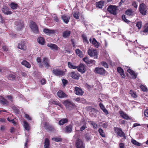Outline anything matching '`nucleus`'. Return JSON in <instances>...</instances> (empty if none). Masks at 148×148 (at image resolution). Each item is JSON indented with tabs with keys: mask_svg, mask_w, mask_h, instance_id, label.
I'll return each instance as SVG.
<instances>
[{
	"mask_svg": "<svg viewBox=\"0 0 148 148\" xmlns=\"http://www.w3.org/2000/svg\"><path fill=\"white\" fill-rule=\"evenodd\" d=\"M131 142L133 144L138 146H140L141 145L140 143L133 139H132L131 140Z\"/></svg>",
	"mask_w": 148,
	"mask_h": 148,
	"instance_id": "40",
	"label": "nucleus"
},
{
	"mask_svg": "<svg viewBox=\"0 0 148 148\" xmlns=\"http://www.w3.org/2000/svg\"><path fill=\"white\" fill-rule=\"evenodd\" d=\"M72 126L70 125L68 126H66L65 127V132L68 133H70L72 131Z\"/></svg>",
	"mask_w": 148,
	"mask_h": 148,
	"instance_id": "35",
	"label": "nucleus"
},
{
	"mask_svg": "<svg viewBox=\"0 0 148 148\" xmlns=\"http://www.w3.org/2000/svg\"><path fill=\"white\" fill-rule=\"evenodd\" d=\"M139 10L141 14L146 15L147 10L146 6L144 4H141L139 6Z\"/></svg>",
	"mask_w": 148,
	"mask_h": 148,
	"instance_id": "4",
	"label": "nucleus"
},
{
	"mask_svg": "<svg viewBox=\"0 0 148 148\" xmlns=\"http://www.w3.org/2000/svg\"><path fill=\"white\" fill-rule=\"evenodd\" d=\"M120 116L122 118L126 120H129L130 119V117L125 113L123 112L120 111L119 112Z\"/></svg>",
	"mask_w": 148,
	"mask_h": 148,
	"instance_id": "17",
	"label": "nucleus"
},
{
	"mask_svg": "<svg viewBox=\"0 0 148 148\" xmlns=\"http://www.w3.org/2000/svg\"><path fill=\"white\" fill-rule=\"evenodd\" d=\"M68 122V120L66 119H63L59 121V124L60 125H62L64 124L67 123Z\"/></svg>",
	"mask_w": 148,
	"mask_h": 148,
	"instance_id": "34",
	"label": "nucleus"
},
{
	"mask_svg": "<svg viewBox=\"0 0 148 148\" xmlns=\"http://www.w3.org/2000/svg\"><path fill=\"white\" fill-rule=\"evenodd\" d=\"M70 76L72 78L74 79H78L80 77V75L78 73L75 72H71L70 73Z\"/></svg>",
	"mask_w": 148,
	"mask_h": 148,
	"instance_id": "15",
	"label": "nucleus"
},
{
	"mask_svg": "<svg viewBox=\"0 0 148 148\" xmlns=\"http://www.w3.org/2000/svg\"><path fill=\"white\" fill-rule=\"evenodd\" d=\"M53 103L55 104H57L59 106L61 107V105L60 103H58L57 101H53L52 102Z\"/></svg>",
	"mask_w": 148,
	"mask_h": 148,
	"instance_id": "60",
	"label": "nucleus"
},
{
	"mask_svg": "<svg viewBox=\"0 0 148 148\" xmlns=\"http://www.w3.org/2000/svg\"><path fill=\"white\" fill-rule=\"evenodd\" d=\"M94 72L96 73L101 75L105 74L106 73V71L104 69L101 67L96 68L94 70Z\"/></svg>",
	"mask_w": 148,
	"mask_h": 148,
	"instance_id": "10",
	"label": "nucleus"
},
{
	"mask_svg": "<svg viewBox=\"0 0 148 148\" xmlns=\"http://www.w3.org/2000/svg\"><path fill=\"white\" fill-rule=\"evenodd\" d=\"M53 73L57 76H62L64 75V71L59 69H54L52 71Z\"/></svg>",
	"mask_w": 148,
	"mask_h": 148,
	"instance_id": "11",
	"label": "nucleus"
},
{
	"mask_svg": "<svg viewBox=\"0 0 148 148\" xmlns=\"http://www.w3.org/2000/svg\"><path fill=\"white\" fill-rule=\"evenodd\" d=\"M71 31L69 30L64 31L62 33V36L64 38H68L71 34Z\"/></svg>",
	"mask_w": 148,
	"mask_h": 148,
	"instance_id": "23",
	"label": "nucleus"
},
{
	"mask_svg": "<svg viewBox=\"0 0 148 148\" xmlns=\"http://www.w3.org/2000/svg\"><path fill=\"white\" fill-rule=\"evenodd\" d=\"M29 26L33 32L35 33H38V27L35 22L31 21L30 23Z\"/></svg>",
	"mask_w": 148,
	"mask_h": 148,
	"instance_id": "5",
	"label": "nucleus"
},
{
	"mask_svg": "<svg viewBox=\"0 0 148 148\" xmlns=\"http://www.w3.org/2000/svg\"><path fill=\"white\" fill-rule=\"evenodd\" d=\"M2 49L3 51H7L8 50V48L5 46H3Z\"/></svg>",
	"mask_w": 148,
	"mask_h": 148,
	"instance_id": "62",
	"label": "nucleus"
},
{
	"mask_svg": "<svg viewBox=\"0 0 148 148\" xmlns=\"http://www.w3.org/2000/svg\"><path fill=\"white\" fill-rule=\"evenodd\" d=\"M90 122L91 123V124L93 125V127L94 128H96L97 127V125L94 122L92 121H90Z\"/></svg>",
	"mask_w": 148,
	"mask_h": 148,
	"instance_id": "57",
	"label": "nucleus"
},
{
	"mask_svg": "<svg viewBox=\"0 0 148 148\" xmlns=\"http://www.w3.org/2000/svg\"><path fill=\"white\" fill-rule=\"evenodd\" d=\"M142 23L141 21L138 22L136 25V26L139 29H140L142 27Z\"/></svg>",
	"mask_w": 148,
	"mask_h": 148,
	"instance_id": "45",
	"label": "nucleus"
},
{
	"mask_svg": "<svg viewBox=\"0 0 148 148\" xmlns=\"http://www.w3.org/2000/svg\"><path fill=\"white\" fill-rule=\"evenodd\" d=\"M144 28L143 32L148 34V23L145 25Z\"/></svg>",
	"mask_w": 148,
	"mask_h": 148,
	"instance_id": "41",
	"label": "nucleus"
},
{
	"mask_svg": "<svg viewBox=\"0 0 148 148\" xmlns=\"http://www.w3.org/2000/svg\"><path fill=\"white\" fill-rule=\"evenodd\" d=\"M6 97L9 101L11 102L12 101V96L10 95L7 96Z\"/></svg>",
	"mask_w": 148,
	"mask_h": 148,
	"instance_id": "53",
	"label": "nucleus"
},
{
	"mask_svg": "<svg viewBox=\"0 0 148 148\" xmlns=\"http://www.w3.org/2000/svg\"><path fill=\"white\" fill-rule=\"evenodd\" d=\"M88 54L91 57H93L94 59H97L98 52L96 49H89L88 51Z\"/></svg>",
	"mask_w": 148,
	"mask_h": 148,
	"instance_id": "1",
	"label": "nucleus"
},
{
	"mask_svg": "<svg viewBox=\"0 0 148 148\" xmlns=\"http://www.w3.org/2000/svg\"><path fill=\"white\" fill-rule=\"evenodd\" d=\"M119 147L120 148H124V144L123 143H120L119 144Z\"/></svg>",
	"mask_w": 148,
	"mask_h": 148,
	"instance_id": "59",
	"label": "nucleus"
},
{
	"mask_svg": "<svg viewBox=\"0 0 148 148\" xmlns=\"http://www.w3.org/2000/svg\"><path fill=\"white\" fill-rule=\"evenodd\" d=\"M74 92L77 95L81 96L83 94L84 91L80 88L78 87H75Z\"/></svg>",
	"mask_w": 148,
	"mask_h": 148,
	"instance_id": "12",
	"label": "nucleus"
},
{
	"mask_svg": "<svg viewBox=\"0 0 148 148\" xmlns=\"http://www.w3.org/2000/svg\"><path fill=\"white\" fill-rule=\"evenodd\" d=\"M15 27L18 31H20L23 28V23L21 21H17L15 23Z\"/></svg>",
	"mask_w": 148,
	"mask_h": 148,
	"instance_id": "8",
	"label": "nucleus"
},
{
	"mask_svg": "<svg viewBox=\"0 0 148 148\" xmlns=\"http://www.w3.org/2000/svg\"><path fill=\"white\" fill-rule=\"evenodd\" d=\"M53 19L54 21L57 22H58L59 21V19L56 16H54Z\"/></svg>",
	"mask_w": 148,
	"mask_h": 148,
	"instance_id": "64",
	"label": "nucleus"
},
{
	"mask_svg": "<svg viewBox=\"0 0 148 148\" xmlns=\"http://www.w3.org/2000/svg\"><path fill=\"white\" fill-rule=\"evenodd\" d=\"M127 71L131 75L132 78L135 79L137 75L134 73V71L130 69H129L127 70Z\"/></svg>",
	"mask_w": 148,
	"mask_h": 148,
	"instance_id": "27",
	"label": "nucleus"
},
{
	"mask_svg": "<svg viewBox=\"0 0 148 148\" xmlns=\"http://www.w3.org/2000/svg\"><path fill=\"white\" fill-rule=\"evenodd\" d=\"M83 60L87 64H90V61L88 57H85L83 59Z\"/></svg>",
	"mask_w": 148,
	"mask_h": 148,
	"instance_id": "46",
	"label": "nucleus"
},
{
	"mask_svg": "<svg viewBox=\"0 0 148 148\" xmlns=\"http://www.w3.org/2000/svg\"><path fill=\"white\" fill-rule=\"evenodd\" d=\"M104 5V2L103 1H100L97 2L96 3V7L99 8H102Z\"/></svg>",
	"mask_w": 148,
	"mask_h": 148,
	"instance_id": "32",
	"label": "nucleus"
},
{
	"mask_svg": "<svg viewBox=\"0 0 148 148\" xmlns=\"http://www.w3.org/2000/svg\"><path fill=\"white\" fill-rule=\"evenodd\" d=\"M107 10L110 13L115 15L116 14L117 7L115 5H110L108 7Z\"/></svg>",
	"mask_w": 148,
	"mask_h": 148,
	"instance_id": "2",
	"label": "nucleus"
},
{
	"mask_svg": "<svg viewBox=\"0 0 148 148\" xmlns=\"http://www.w3.org/2000/svg\"><path fill=\"white\" fill-rule=\"evenodd\" d=\"M122 18L123 20L126 23H128L130 22L126 18L125 16L124 15H122Z\"/></svg>",
	"mask_w": 148,
	"mask_h": 148,
	"instance_id": "49",
	"label": "nucleus"
},
{
	"mask_svg": "<svg viewBox=\"0 0 148 148\" xmlns=\"http://www.w3.org/2000/svg\"><path fill=\"white\" fill-rule=\"evenodd\" d=\"M125 13L127 15H131L132 14V11L131 10H128L126 11Z\"/></svg>",
	"mask_w": 148,
	"mask_h": 148,
	"instance_id": "54",
	"label": "nucleus"
},
{
	"mask_svg": "<svg viewBox=\"0 0 148 148\" xmlns=\"http://www.w3.org/2000/svg\"><path fill=\"white\" fill-rule=\"evenodd\" d=\"M47 46L53 50H58L59 49V48L56 44H48Z\"/></svg>",
	"mask_w": 148,
	"mask_h": 148,
	"instance_id": "19",
	"label": "nucleus"
},
{
	"mask_svg": "<svg viewBox=\"0 0 148 148\" xmlns=\"http://www.w3.org/2000/svg\"><path fill=\"white\" fill-rule=\"evenodd\" d=\"M62 82L64 86H65L67 83V81L65 79H62Z\"/></svg>",
	"mask_w": 148,
	"mask_h": 148,
	"instance_id": "56",
	"label": "nucleus"
},
{
	"mask_svg": "<svg viewBox=\"0 0 148 148\" xmlns=\"http://www.w3.org/2000/svg\"><path fill=\"white\" fill-rule=\"evenodd\" d=\"M0 103L5 104L8 103V101L3 97L0 96Z\"/></svg>",
	"mask_w": 148,
	"mask_h": 148,
	"instance_id": "31",
	"label": "nucleus"
},
{
	"mask_svg": "<svg viewBox=\"0 0 148 148\" xmlns=\"http://www.w3.org/2000/svg\"><path fill=\"white\" fill-rule=\"evenodd\" d=\"M42 62L43 65H44L46 67L48 68L49 66V61L47 58H44Z\"/></svg>",
	"mask_w": 148,
	"mask_h": 148,
	"instance_id": "18",
	"label": "nucleus"
},
{
	"mask_svg": "<svg viewBox=\"0 0 148 148\" xmlns=\"http://www.w3.org/2000/svg\"><path fill=\"white\" fill-rule=\"evenodd\" d=\"M63 104L69 109H71L74 106L73 103L68 100L64 101L63 102Z\"/></svg>",
	"mask_w": 148,
	"mask_h": 148,
	"instance_id": "9",
	"label": "nucleus"
},
{
	"mask_svg": "<svg viewBox=\"0 0 148 148\" xmlns=\"http://www.w3.org/2000/svg\"><path fill=\"white\" fill-rule=\"evenodd\" d=\"M99 106H100V108L102 110L104 109V108H105L104 106L102 103H99Z\"/></svg>",
	"mask_w": 148,
	"mask_h": 148,
	"instance_id": "63",
	"label": "nucleus"
},
{
	"mask_svg": "<svg viewBox=\"0 0 148 148\" xmlns=\"http://www.w3.org/2000/svg\"><path fill=\"white\" fill-rule=\"evenodd\" d=\"M49 140L47 138H46L45 139V143H44V147L45 148H49Z\"/></svg>",
	"mask_w": 148,
	"mask_h": 148,
	"instance_id": "38",
	"label": "nucleus"
},
{
	"mask_svg": "<svg viewBox=\"0 0 148 148\" xmlns=\"http://www.w3.org/2000/svg\"><path fill=\"white\" fill-rule=\"evenodd\" d=\"M68 66L70 68L73 69H76L77 68V66H75L73 63L70 62H68Z\"/></svg>",
	"mask_w": 148,
	"mask_h": 148,
	"instance_id": "36",
	"label": "nucleus"
},
{
	"mask_svg": "<svg viewBox=\"0 0 148 148\" xmlns=\"http://www.w3.org/2000/svg\"><path fill=\"white\" fill-rule=\"evenodd\" d=\"M101 64L106 68H108V65L107 63L104 62H101Z\"/></svg>",
	"mask_w": 148,
	"mask_h": 148,
	"instance_id": "48",
	"label": "nucleus"
},
{
	"mask_svg": "<svg viewBox=\"0 0 148 148\" xmlns=\"http://www.w3.org/2000/svg\"><path fill=\"white\" fill-rule=\"evenodd\" d=\"M2 11L4 14L6 15L11 14L12 13V12L9 10V8L6 6L3 7L2 9Z\"/></svg>",
	"mask_w": 148,
	"mask_h": 148,
	"instance_id": "16",
	"label": "nucleus"
},
{
	"mask_svg": "<svg viewBox=\"0 0 148 148\" xmlns=\"http://www.w3.org/2000/svg\"><path fill=\"white\" fill-rule=\"evenodd\" d=\"M132 5L135 8H137L138 7V5L136 3L135 1H133L132 2Z\"/></svg>",
	"mask_w": 148,
	"mask_h": 148,
	"instance_id": "58",
	"label": "nucleus"
},
{
	"mask_svg": "<svg viewBox=\"0 0 148 148\" xmlns=\"http://www.w3.org/2000/svg\"><path fill=\"white\" fill-rule=\"evenodd\" d=\"M114 130L115 132L116 133L117 136L120 137H123L124 138H125V135L121 129L117 127H115Z\"/></svg>",
	"mask_w": 148,
	"mask_h": 148,
	"instance_id": "7",
	"label": "nucleus"
},
{
	"mask_svg": "<svg viewBox=\"0 0 148 148\" xmlns=\"http://www.w3.org/2000/svg\"><path fill=\"white\" fill-rule=\"evenodd\" d=\"M43 31L45 34L48 35H50L55 33L56 32V31L53 30H50L47 29H45Z\"/></svg>",
	"mask_w": 148,
	"mask_h": 148,
	"instance_id": "20",
	"label": "nucleus"
},
{
	"mask_svg": "<svg viewBox=\"0 0 148 148\" xmlns=\"http://www.w3.org/2000/svg\"><path fill=\"white\" fill-rule=\"evenodd\" d=\"M36 62L39 66L40 68H42L43 66L42 61L41 58L40 57H38L36 58Z\"/></svg>",
	"mask_w": 148,
	"mask_h": 148,
	"instance_id": "30",
	"label": "nucleus"
},
{
	"mask_svg": "<svg viewBox=\"0 0 148 148\" xmlns=\"http://www.w3.org/2000/svg\"><path fill=\"white\" fill-rule=\"evenodd\" d=\"M21 64L28 69H30L31 67V64L25 60H23L21 62Z\"/></svg>",
	"mask_w": 148,
	"mask_h": 148,
	"instance_id": "21",
	"label": "nucleus"
},
{
	"mask_svg": "<svg viewBox=\"0 0 148 148\" xmlns=\"http://www.w3.org/2000/svg\"><path fill=\"white\" fill-rule=\"evenodd\" d=\"M8 77L9 79L11 80H13L15 79V76L14 75L11 74L8 75Z\"/></svg>",
	"mask_w": 148,
	"mask_h": 148,
	"instance_id": "42",
	"label": "nucleus"
},
{
	"mask_svg": "<svg viewBox=\"0 0 148 148\" xmlns=\"http://www.w3.org/2000/svg\"><path fill=\"white\" fill-rule=\"evenodd\" d=\"M89 41L90 43H92L95 47L98 48L99 46L100 43L98 42L95 38H93L92 39L90 38L89 39Z\"/></svg>",
	"mask_w": 148,
	"mask_h": 148,
	"instance_id": "13",
	"label": "nucleus"
},
{
	"mask_svg": "<svg viewBox=\"0 0 148 148\" xmlns=\"http://www.w3.org/2000/svg\"><path fill=\"white\" fill-rule=\"evenodd\" d=\"M27 44L25 41H21L18 45V48L23 51H26L27 49Z\"/></svg>",
	"mask_w": 148,
	"mask_h": 148,
	"instance_id": "3",
	"label": "nucleus"
},
{
	"mask_svg": "<svg viewBox=\"0 0 148 148\" xmlns=\"http://www.w3.org/2000/svg\"><path fill=\"white\" fill-rule=\"evenodd\" d=\"M79 12L77 11L74 13L73 16L76 19L79 18Z\"/></svg>",
	"mask_w": 148,
	"mask_h": 148,
	"instance_id": "44",
	"label": "nucleus"
},
{
	"mask_svg": "<svg viewBox=\"0 0 148 148\" xmlns=\"http://www.w3.org/2000/svg\"><path fill=\"white\" fill-rule=\"evenodd\" d=\"M130 94H131V95L133 97H135V98H136V97H137V96L132 91H131V90L130 91Z\"/></svg>",
	"mask_w": 148,
	"mask_h": 148,
	"instance_id": "55",
	"label": "nucleus"
},
{
	"mask_svg": "<svg viewBox=\"0 0 148 148\" xmlns=\"http://www.w3.org/2000/svg\"><path fill=\"white\" fill-rule=\"evenodd\" d=\"M77 67V69L78 71L82 74L85 73L86 71V66L83 64H80Z\"/></svg>",
	"mask_w": 148,
	"mask_h": 148,
	"instance_id": "6",
	"label": "nucleus"
},
{
	"mask_svg": "<svg viewBox=\"0 0 148 148\" xmlns=\"http://www.w3.org/2000/svg\"><path fill=\"white\" fill-rule=\"evenodd\" d=\"M23 126L25 129L27 131H29L30 128L29 125L28 123L25 121H23Z\"/></svg>",
	"mask_w": 148,
	"mask_h": 148,
	"instance_id": "29",
	"label": "nucleus"
},
{
	"mask_svg": "<svg viewBox=\"0 0 148 148\" xmlns=\"http://www.w3.org/2000/svg\"><path fill=\"white\" fill-rule=\"evenodd\" d=\"M58 96L61 98H62L65 97H66L67 95L63 91L59 90L57 93Z\"/></svg>",
	"mask_w": 148,
	"mask_h": 148,
	"instance_id": "25",
	"label": "nucleus"
},
{
	"mask_svg": "<svg viewBox=\"0 0 148 148\" xmlns=\"http://www.w3.org/2000/svg\"><path fill=\"white\" fill-rule=\"evenodd\" d=\"M52 140L56 142H59L61 140V139L60 138H52Z\"/></svg>",
	"mask_w": 148,
	"mask_h": 148,
	"instance_id": "52",
	"label": "nucleus"
},
{
	"mask_svg": "<svg viewBox=\"0 0 148 148\" xmlns=\"http://www.w3.org/2000/svg\"><path fill=\"white\" fill-rule=\"evenodd\" d=\"M76 145L77 148H84V145L81 140L77 139Z\"/></svg>",
	"mask_w": 148,
	"mask_h": 148,
	"instance_id": "14",
	"label": "nucleus"
},
{
	"mask_svg": "<svg viewBox=\"0 0 148 148\" xmlns=\"http://www.w3.org/2000/svg\"><path fill=\"white\" fill-rule=\"evenodd\" d=\"M86 121L84 119H82L81 122V125H83V126L80 127L81 131H83L87 127L86 124Z\"/></svg>",
	"mask_w": 148,
	"mask_h": 148,
	"instance_id": "22",
	"label": "nucleus"
},
{
	"mask_svg": "<svg viewBox=\"0 0 148 148\" xmlns=\"http://www.w3.org/2000/svg\"><path fill=\"white\" fill-rule=\"evenodd\" d=\"M140 88L143 91H147V87L143 85H141Z\"/></svg>",
	"mask_w": 148,
	"mask_h": 148,
	"instance_id": "47",
	"label": "nucleus"
},
{
	"mask_svg": "<svg viewBox=\"0 0 148 148\" xmlns=\"http://www.w3.org/2000/svg\"><path fill=\"white\" fill-rule=\"evenodd\" d=\"M9 6L12 10H15L17 8L18 5L17 3H12L9 5Z\"/></svg>",
	"mask_w": 148,
	"mask_h": 148,
	"instance_id": "33",
	"label": "nucleus"
},
{
	"mask_svg": "<svg viewBox=\"0 0 148 148\" xmlns=\"http://www.w3.org/2000/svg\"><path fill=\"white\" fill-rule=\"evenodd\" d=\"M25 116L29 121L32 120V118L28 114H25Z\"/></svg>",
	"mask_w": 148,
	"mask_h": 148,
	"instance_id": "51",
	"label": "nucleus"
},
{
	"mask_svg": "<svg viewBox=\"0 0 148 148\" xmlns=\"http://www.w3.org/2000/svg\"><path fill=\"white\" fill-rule=\"evenodd\" d=\"M75 52L80 57H82L83 56V54L82 51L79 49H77L75 50Z\"/></svg>",
	"mask_w": 148,
	"mask_h": 148,
	"instance_id": "37",
	"label": "nucleus"
},
{
	"mask_svg": "<svg viewBox=\"0 0 148 148\" xmlns=\"http://www.w3.org/2000/svg\"><path fill=\"white\" fill-rule=\"evenodd\" d=\"M62 18L65 23H67L69 21L70 18L67 15H64L62 16Z\"/></svg>",
	"mask_w": 148,
	"mask_h": 148,
	"instance_id": "26",
	"label": "nucleus"
},
{
	"mask_svg": "<svg viewBox=\"0 0 148 148\" xmlns=\"http://www.w3.org/2000/svg\"><path fill=\"white\" fill-rule=\"evenodd\" d=\"M100 135L103 137H105V134L103 130L101 128L99 129L98 130Z\"/></svg>",
	"mask_w": 148,
	"mask_h": 148,
	"instance_id": "39",
	"label": "nucleus"
},
{
	"mask_svg": "<svg viewBox=\"0 0 148 148\" xmlns=\"http://www.w3.org/2000/svg\"><path fill=\"white\" fill-rule=\"evenodd\" d=\"M82 37L83 38V40L84 43H86L88 44V41L87 39L86 36L84 34H83L82 35Z\"/></svg>",
	"mask_w": 148,
	"mask_h": 148,
	"instance_id": "43",
	"label": "nucleus"
},
{
	"mask_svg": "<svg viewBox=\"0 0 148 148\" xmlns=\"http://www.w3.org/2000/svg\"><path fill=\"white\" fill-rule=\"evenodd\" d=\"M117 70L118 72L120 74L122 78H124L125 75L124 74L123 70L121 67H118L117 68Z\"/></svg>",
	"mask_w": 148,
	"mask_h": 148,
	"instance_id": "24",
	"label": "nucleus"
},
{
	"mask_svg": "<svg viewBox=\"0 0 148 148\" xmlns=\"http://www.w3.org/2000/svg\"><path fill=\"white\" fill-rule=\"evenodd\" d=\"M40 82L42 84H45L46 83L45 80L44 79H42Z\"/></svg>",
	"mask_w": 148,
	"mask_h": 148,
	"instance_id": "61",
	"label": "nucleus"
},
{
	"mask_svg": "<svg viewBox=\"0 0 148 148\" xmlns=\"http://www.w3.org/2000/svg\"><path fill=\"white\" fill-rule=\"evenodd\" d=\"M37 41L38 43L42 45H43L45 43V39L42 37H39L38 38Z\"/></svg>",
	"mask_w": 148,
	"mask_h": 148,
	"instance_id": "28",
	"label": "nucleus"
},
{
	"mask_svg": "<svg viewBox=\"0 0 148 148\" xmlns=\"http://www.w3.org/2000/svg\"><path fill=\"white\" fill-rule=\"evenodd\" d=\"M144 114L145 117H148V109L145 110L144 112Z\"/></svg>",
	"mask_w": 148,
	"mask_h": 148,
	"instance_id": "50",
	"label": "nucleus"
}]
</instances>
